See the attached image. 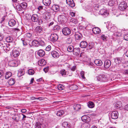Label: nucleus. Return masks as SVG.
I'll return each instance as SVG.
<instances>
[{"mask_svg":"<svg viewBox=\"0 0 128 128\" xmlns=\"http://www.w3.org/2000/svg\"><path fill=\"white\" fill-rule=\"evenodd\" d=\"M96 78L97 80L100 81L106 82L108 80L106 74H101L98 76Z\"/></svg>","mask_w":128,"mask_h":128,"instance_id":"1","label":"nucleus"},{"mask_svg":"<svg viewBox=\"0 0 128 128\" xmlns=\"http://www.w3.org/2000/svg\"><path fill=\"white\" fill-rule=\"evenodd\" d=\"M122 0L119 4V8L121 10H123L127 8V4L124 1Z\"/></svg>","mask_w":128,"mask_h":128,"instance_id":"2","label":"nucleus"},{"mask_svg":"<svg viewBox=\"0 0 128 128\" xmlns=\"http://www.w3.org/2000/svg\"><path fill=\"white\" fill-rule=\"evenodd\" d=\"M63 34L66 36L69 35L71 33L70 29L68 27H65L62 30Z\"/></svg>","mask_w":128,"mask_h":128,"instance_id":"3","label":"nucleus"},{"mask_svg":"<svg viewBox=\"0 0 128 128\" xmlns=\"http://www.w3.org/2000/svg\"><path fill=\"white\" fill-rule=\"evenodd\" d=\"M118 114L117 111L115 110L112 112L111 114L112 118L114 119H117L118 117Z\"/></svg>","mask_w":128,"mask_h":128,"instance_id":"4","label":"nucleus"},{"mask_svg":"<svg viewBox=\"0 0 128 128\" xmlns=\"http://www.w3.org/2000/svg\"><path fill=\"white\" fill-rule=\"evenodd\" d=\"M34 31L37 34H41L43 32V30L42 27L38 26L36 27Z\"/></svg>","mask_w":128,"mask_h":128,"instance_id":"5","label":"nucleus"},{"mask_svg":"<svg viewBox=\"0 0 128 128\" xmlns=\"http://www.w3.org/2000/svg\"><path fill=\"white\" fill-rule=\"evenodd\" d=\"M35 128H46L45 125L42 124L39 122H36L35 124Z\"/></svg>","mask_w":128,"mask_h":128,"instance_id":"6","label":"nucleus"},{"mask_svg":"<svg viewBox=\"0 0 128 128\" xmlns=\"http://www.w3.org/2000/svg\"><path fill=\"white\" fill-rule=\"evenodd\" d=\"M99 13L100 14L104 16L105 17L107 16L108 14L106 10L104 9H101Z\"/></svg>","mask_w":128,"mask_h":128,"instance_id":"7","label":"nucleus"},{"mask_svg":"<svg viewBox=\"0 0 128 128\" xmlns=\"http://www.w3.org/2000/svg\"><path fill=\"white\" fill-rule=\"evenodd\" d=\"M1 45L3 47V48L4 50L6 51H8L10 49V48L8 47V46H10V44H2L0 42V46H1Z\"/></svg>","mask_w":128,"mask_h":128,"instance_id":"8","label":"nucleus"},{"mask_svg":"<svg viewBox=\"0 0 128 128\" xmlns=\"http://www.w3.org/2000/svg\"><path fill=\"white\" fill-rule=\"evenodd\" d=\"M111 65V61L109 60H106L104 62V67L106 68H108Z\"/></svg>","mask_w":128,"mask_h":128,"instance_id":"9","label":"nucleus"},{"mask_svg":"<svg viewBox=\"0 0 128 128\" xmlns=\"http://www.w3.org/2000/svg\"><path fill=\"white\" fill-rule=\"evenodd\" d=\"M62 126L65 128H71L70 124L68 122H64L62 124Z\"/></svg>","mask_w":128,"mask_h":128,"instance_id":"10","label":"nucleus"},{"mask_svg":"<svg viewBox=\"0 0 128 128\" xmlns=\"http://www.w3.org/2000/svg\"><path fill=\"white\" fill-rule=\"evenodd\" d=\"M92 31L95 34H99L100 32V29L98 27H94L92 30Z\"/></svg>","mask_w":128,"mask_h":128,"instance_id":"11","label":"nucleus"},{"mask_svg":"<svg viewBox=\"0 0 128 128\" xmlns=\"http://www.w3.org/2000/svg\"><path fill=\"white\" fill-rule=\"evenodd\" d=\"M38 16L37 14H34L31 17L32 20L34 22H37L38 20Z\"/></svg>","mask_w":128,"mask_h":128,"instance_id":"12","label":"nucleus"},{"mask_svg":"<svg viewBox=\"0 0 128 128\" xmlns=\"http://www.w3.org/2000/svg\"><path fill=\"white\" fill-rule=\"evenodd\" d=\"M16 22L15 20L14 19L10 20L8 22V24L10 26H13L16 24Z\"/></svg>","mask_w":128,"mask_h":128,"instance_id":"13","label":"nucleus"},{"mask_svg":"<svg viewBox=\"0 0 128 128\" xmlns=\"http://www.w3.org/2000/svg\"><path fill=\"white\" fill-rule=\"evenodd\" d=\"M38 55L40 57L43 56L45 54L44 51L42 50H39L38 52Z\"/></svg>","mask_w":128,"mask_h":128,"instance_id":"14","label":"nucleus"},{"mask_svg":"<svg viewBox=\"0 0 128 128\" xmlns=\"http://www.w3.org/2000/svg\"><path fill=\"white\" fill-rule=\"evenodd\" d=\"M20 54V53L18 50H13L12 55L14 57L18 56Z\"/></svg>","mask_w":128,"mask_h":128,"instance_id":"15","label":"nucleus"},{"mask_svg":"<svg viewBox=\"0 0 128 128\" xmlns=\"http://www.w3.org/2000/svg\"><path fill=\"white\" fill-rule=\"evenodd\" d=\"M20 116V114H14L12 117V119H14L16 121L18 122L19 121Z\"/></svg>","mask_w":128,"mask_h":128,"instance_id":"16","label":"nucleus"},{"mask_svg":"<svg viewBox=\"0 0 128 128\" xmlns=\"http://www.w3.org/2000/svg\"><path fill=\"white\" fill-rule=\"evenodd\" d=\"M94 62L96 65L98 66H100L102 64V61L98 59L94 61Z\"/></svg>","mask_w":128,"mask_h":128,"instance_id":"17","label":"nucleus"},{"mask_svg":"<svg viewBox=\"0 0 128 128\" xmlns=\"http://www.w3.org/2000/svg\"><path fill=\"white\" fill-rule=\"evenodd\" d=\"M87 45V42L85 41H82L80 44V46L82 48H86Z\"/></svg>","mask_w":128,"mask_h":128,"instance_id":"18","label":"nucleus"},{"mask_svg":"<svg viewBox=\"0 0 128 128\" xmlns=\"http://www.w3.org/2000/svg\"><path fill=\"white\" fill-rule=\"evenodd\" d=\"M9 64L10 66H17V62L15 60H13L9 62Z\"/></svg>","mask_w":128,"mask_h":128,"instance_id":"19","label":"nucleus"},{"mask_svg":"<svg viewBox=\"0 0 128 128\" xmlns=\"http://www.w3.org/2000/svg\"><path fill=\"white\" fill-rule=\"evenodd\" d=\"M122 59V58H116L114 59V62L116 64H119L121 62Z\"/></svg>","mask_w":128,"mask_h":128,"instance_id":"20","label":"nucleus"},{"mask_svg":"<svg viewBox=\"0 0 128 128\" xmlns=\"http://www.w3.org/2000/svg\"><path fill=\"white\" fill-rule=\"evenodd\" d=\"M42 2L46 6H49L51 3L50 0H43Z\"/></svg>","mask_w":128,"mask_h":128,"instance_id":"21","label":"nucleus"},{"mask_svg":"<svg viewBox=\"0 0 128 128\" xmlns=\"http://www.w3.org/2000/svg\"><path fill=\"white\" fill-rule=\"evenodd\" d=\"M38 64L40 66H43L46 64V62L44 59H43L40 60L38 62Z\"/></svg>","mask_w":128,"mask_h":128,"instance_id":"22","label":"nucleus"},{"mask_svg":"<svg viewBox=\"0 0 128 128\" xmlns=\"http://www.w3.org/2000/svg\"><path fill=\"white\" fill-rule=\"evenodd\" d=\"M122 102H121L118 101L116 102L115 104V106L117 108H119L122 106Z\"/></svg>","mask_w":128,"mask_h":128,"instance_id":"23","label":"nucleus"},{"mask_svg":"<svg viewBox=\"0 0 128 128\" xmlns=\"http://www.w3.org/2000/svg\"><path fill=\"white\" fill-rule=\"evenodd\" d=\"M74 36L76 40H80L82 38V36L80 34H76Z\"/></svg>","mask_w":128,"mask_h":128,"instance_id":"24","label":"nucleus"},{"mask_svg":"<svg viewBox=\"0 0 128 128\" xmlns=\"http://www.w3.org/2000/svg\"><path fill=\"white\" fill-rule=\"evenodd\" d=\"M81 108V106L80 104H77L74 106V109L76 111H77L80 109Z\"/></svg>","mask_w":128,"mask_h":128,"instance_id":"25","label":"nucleus"},{"mask_svg":"<svg viewBox=\"0 0 128 128\" xmlns=\"http://www.w3.org/2000/svg\"><path fill=\"white\" fill-rule=\"evenodd\" d=\"M6 40L8 42H13V40L12 37L8 36L6 38Z\"/></svg>","mask_w":128,"mask_h":128,"instance_id":"26","label":"nucleus"},{"mask_svg":"<svg viewBox=\"0 0 128 128\" xmlns=\"http://www.w3.org/2000/svg\"><path fill=\"white\" fill-rule=\"evenodd\" d=\"M32 44L33 45L35 46H38L39 45V41L34 40L32 41Z\"/></svg>","mask_w":128,"mask_h":128,"instance_id":"27","label":"nucleus"},{"mask_svg":"<svg viewBox=\"0 0 128 128\" xmlns=\"http://www.w3.org/2000/svg\"><path fill=\"white\" fill-rule=\"evenodd\" d=\"M15 81L14 78L10 79L8 81V84L9 85L11 86L13 85L15 83Z\"/></svg>","mask_w":128,"mask_h":128,"instance_id":"28","label":"nucleus"},{"mask_svg":"<svg viewBox=\"0 0 128 128\" xmlns=\"http://www.w3.org/2000/svg\"><path fill=\"white\" fill-rule=\"evenodd\" d=\"M16 5L15 7L16 8L17 10L19 11H22V9L21 6L20 5L17 4H15Z\"/></svg>","mask_w":128,"mask_h":128,"instance_id":"29","label":"nucleus"},{"mask_svg":"<svg viewBox=\"0 0 128 128\" xmlns=\"http://www.w3.org/2000/svg\"><path fill=\"white\" fill-rule=\"evenodd\" d=\"M22 8V9H25L26 7L27 4L25 2H23L20 4Z\"/></svg>","mask_w":128,"mask_h":128,"instance_id":"30","label":"nucleus"},{"mask_svg":"<svg viewBox=\"0 0 128 128\" xmlns=\"http://www.w3.org/2000/svg\"><path fill=\"white\" fill-rule=\"evenodd\" d=\"M100 38L101 39L104 41L106 40L107 38H108L107 36L106 35L104 34L101 35Z\"/></svg>","mask_w":128,"mask_h":128,"instance_id":"31","label":"nucleus"},{"mask_svg":"<svg viewBox=\"0 0 128 128\" xmlns=\"http://www.w3.org/2000/svg\"><path fill=\"white\" fill-rule=\"evenodd\" d=\"M88 106L90 108H92L94 107V105L93 102H89L88 104Z\"/></svg>","mask_w":128,"mask_h":128,"instance_id":"32","label":"nucleus"},{"mask_svg":"<svg viewBox=\"0 0 128 128\" xmlns=\"http://www.w3.org/2000/svg\"><path fill=\"white\" fill-rule=\"evenodd\" d=\"M67 50L69 52H72L74 51L73 46H69L67 48Z\"/></svg>","mask_w":128,"mask_h":128,"instance_id":"33","label":"nucleus"},{"mask_svg":"<svg viewBox=\"0 0 128 128\" xmlns=\"http://www.w3.org/2000/svg\"><path fill=\"white\" fill-rule=\"evenodd\" d=\"M12 76V73L10 72H6L5 76V78L8 79Z\"/></svg>","mask_w":128,"mask_h":128,"instance_id":"34","label":"nucleus"},{"mask_svg":"<svg viewBox=\"0 0 128 128\" xmlns=\"http://www.w3.org/2000/svg\"><path fill=\"white\" fill-rule=\"evenodd\" d=\"M64 113V111L62 110L58 111L56 113V115L58 116H60Z\"/></svg>","mask_w":128,"mask_h":128,"instance_id":"35","label":"nucleus"},{"mask_svg":"<svg viewBox=\"0 0 128 128\" xmlns=\"http://www.w3.org/2000/svg\"><path fill=\"white\" fill-rule=\"evenodd\" d=\"M64 86L61 84H59L57 86V88H56V92L57 90H61L63 89ZM56 92V93H57Z\"/></svg>","mask_w":128,"mask_h":128,"instance_id":"36","label":"nucleus"},{"mask_svg":"<svg viewBox=\"0 0 128 128\" xmlns=\"http://www.w3.org/2000/svg\"><path fill=\"white\" fill-rule=\"evenodd\" d=\"M39 45L42 46H44L45 44V43L44 41L40 40H39Z\"/></svg>","mask_w":128,"mask_h":128,"instance_id":"37","label":"nucleus"},{"mask_svg":"<svg viewBox=\"0 0 128 128\" xmlns=\"http://www.w3.org/2000/svg\"><path fill=\"white\" fill-rule=\"evenodd\" d=\"M28 74L30 75H32L34 74V72L32 69H29L28 71Z\"/></svg>","mask_w":128,"mask_h":128,"instance_id":"38","label":"nucleus"},{"mask_svg":"<svg viewBox=\"0 0 128 128\" xmlns=\"http://www.w3.org/2000/svg\"><path fill=\"white\" fill-rule=\"evenodd\" d=\"M24 46H26L28 45V43L26 42V41L24 40L23 39H22L21 40Z\"/></svg>","mask_w":128,"mask_h":128,"instance_id":"39","label":"nucleus"},{"mask_svg":"<svg viewBox=\"0 0 128 128\" xmlns=\"http://www.w3.org/2000/svg\"><path fill=\"white\" fill-rule=\"evenodd\" d=\"M63 16L62 15H60L58 17V20L59 22H62L63 21L62 17Z\"/></svg>","mask_w":128,"mask_h":128,"instance_id":"40","label":"nucleus"},{"mask_svg":"<svg viewBox=\"0 0 128 128\" xmlns=\"http://www.w3.org/2000/svg\"><path fill=\"white\" fill-rule=\"evenodd\" d=\"M68 4L72 8L74 7L75 6V3H74L73 0L71 1V2Z\"/></svg>","mask_w":128,"mask_h":128,"instance_id":"41","label":"nucleus"},{"mask_svg":"<svg viewBox=\"0 0 128 128\" xmlns=\"http://www.w3.org/2000/svg\"><path fill=\"white\" fill-rule=\"evenodd\" d=\"M51 54L52 56L54 58L56 57V51H53L51 52Z\"/></svg>","mask_w":128,"mask_h":128,"instance_id":"42","label":"nucleus"},{"mask_svg":"<svg viewBox=\"0 0 128 128\" xmlns=\"http://www.w3.org/2000/svg\"><path fill=\"white\" fill-rule=\"evenodd\" d=\"M70 21L71 22H72L75 24H76L78 22L77 20L73 18H72L71 19Z\"/></svg>","mask_w":128,"mask_h":128,"instance_id":"43","label":"nucleus"},{"mask_svg":"<svg viewBox=\"0 0 128 128\" xmlns=\"http://www.w3.org/2000/svg\"><path fill=\"white\" fill-rule=\"evenodd\" d=\"M66 72L64 69L60 71V74L62 75H65L66 74Z\"/></svg>","mask_w":128,"mask_h":128,"instance_id":"44","label":"nucleus"},{"mask_svg":"<svg viewBox=\"0 0 128 128\" xmlns=\"http://www.w3.org/2000/svg\"><path fill=\"white\" fill-rule=\"evenodd\" d=\"M24 72L22 71L18 72V77H20L24 74Z\"/></svg>","mask_w":128,"mask_h":128,"instance_id":"45","label":"nucleus"},{"mask_svg":"<svg viewBox=\"0 0 128 128\" xmlns=\"http://www.w3.org/2000/svg\"><path fill=\"white\" fill-rule=\"evenodd\" d=\"M5 16L2 17L0 20V23L1 24H3L4 23V22L5 20Z\"/></svg>","mask_w":128,"mask_h":128,"instance_id":"46","label":"nucleus"},{"mask_svg":"<svg viewBox=\"0 0 128 128\" xmlns=\"http://www.w3.org/2000/svg\"><path fill=\"white\" fill-rule=\"evenodd\" d=\"M88 116L85 115L83 116L82 117L81 119L83 122H84L87 119L86 118Z\"/></svg>","mask_w":128,"mask_h":128,"instance_id":"47","label":"nucleus"},{"mask_svg":"<svg viewBox=\"0 0 128 128\" xmlns=\"http://www.w3.org/2000/svg\"><path fill=\"white\" fill-rule=\"evenodd\" d=\"M62 8V7L60 5L56 4V12L60 11Z\"/></svg>","mask_w":128,"mask_h":128,"instance_id":"48","label":"nucleus"},{"mask_svg":"<svg viewBox=\"0 0 128 128\" xmlns=\"http://www.w3.org/2000/svg\"><path fill=\"white\" fill-rule=\"evenodd\" d=\"M122 66L124 68H126L128 66V62H126L125 63H123V64Z\"/></svg>","mask_w":128,"mask_h":128,"instance_id":"49","label":"nucleus"},{"mask_svg":"<svg viewBox=\"0 0 128 128\" xmlns=\"http://www.w3.org/2000/svg\"><path fill=\"white\" fill-rule=\"evenodd\" d=\"M84 72L83 71H82L80 72L81 76L83 79H85V78L84 76Z\"/></svg>","mask_w":128,"mask_h":128,"instance_id":"50","label":"nucleus"},{"mask_svg":"<svg viewBox=\"0 0 128 128\" xmlns=\"http://www.w3.org/2000/svg\"><path fill=\"white\" fill-rule=\"evenodd\" d=\"M70 14L72 17L74 16H75V12H70Z\"/></svg>","mask_w":128,"mask_h":128,"instance_id":"51","label":"nucleus"},{"mask_svg":"<svg viewBox=\"0 0 128 128\" xmlns=\"http://www.w3.org/2000/svg\"><path fill=\"white\" fill-rule=\"evenodd\" d=\"M50 17L47 14H46L45 16H44V18L46 20H48L49 18Z\"/></svg>","mask_w":128,"mask_h":128,"instance_id":"52","label":"nucleus"},{"mask_svg":"<svg viewBox=\"0 0 128 128\" xmlns=\"http://www.w3.org/2000/svg\"><path fill=\"white\" fill-rule=\"evenodd\" d=\"M124 40H128V34L125 35L124 36Z\"/></svg>","mask_w":128,"mask_h":128,"instance_id":"53","label":"nucleus"},{"mask_svg":"<svg viewBox=\"0 0 128 128\" xmlns=\"http://www.w3.org/2000/svg\"><path fill=\"white\" fill-rule=\"evenodd\" d=\"M51 49V46H48L46 48V50L47 51H49Z\"/></svg>","mask_w":128,"mask_h":128,"instance_id":"54","label":"nucleus"},{"mask_svg":"<svg viewBox=\"0 0 128 128\" xmlns=\"http://www.w3.org/2000/svg\"><path fill=\"white\" fill-rule=\"evenodd\" d=\"M71 70L73 71H74L76 70V66H74L70 68Z\"/></svg>","mask_w":128,"mask_h":128,"instance_id":"55","label":"nucleus"},{"mask_svg":"<svg viewBox=\"0 0 128 128\" xmlns=\"http://www.w3.org/2000/svg\"><path fill=\"white\" fill-rule=\"evenodd\" d=\"M86 118L87 119L84 122H89L90 121V119L89 116L88 117Z\"/></svg>","mask_w":128,"mask_h":128,"instance_id":"56","label":"nucleus"},{"mask_svg":"<svg viewBox=\"0 0 128 128\" xmlns=\"http://www.w3.org/2000/svg\"><path fill=\"white\" fill-rule=\"evenodd\" d=\"M67 41H68V42L70 44L72 42V39L70 38H68L67 39Z\"/></svg>","mask_w":128,"mask_h":128,"instance_id":"57","label":"nucleus"},{"mask_svg":"<svg viewBox=\"0 0 128 128\" xmlns=\"http://www.w3.org/2000/svg\"><path fill=\"white\" fill-rule=\"evenodd\" d=\"M43 21L41 19H40L38 20V23L39 25L42 23Z\"/></svg>","mask_w":128,"mask_h":128,"instance_id":"58","label":"nucleus"},{"mask_svg":"<svg viewBox=\"0 0 128 128\" xmlns=\"http://www.w3.org/2000/svg\"><path fill=\"white\" fill-rule=\"evenodd\" d=\"M48 67H47L45 68H44V71L45 72V73H46L48 71Z\"/></svg>","mask_w":128,"mask_h":128,"instance_id":"59","label":"nucleus"},{"mask_svg":"<svg viewBox=\"0 0 128 128\" xmlns=\"http://www.w3.org/2000/svg\"><path fill=\"white\" fill-rule=\"evenodd\" d=\"M26 36L28 38H30L32 36V34L30 33H28L26 34Z\"/></svg>","mask_w":128,"mask_h":128,"instance_id":"60","label":"nucleus"},{"mask_svg":"<svg viewBox=\"0 0 128 128\" xmlns=\"http://www.w3.org/2000/svg\"><path fill=\"white\" fill-rule=\"evenodd\" d=\"M73 88H74V90H77L78 88V86L76 85H74L72 86Z\"/></svg>","mask_w":128,"mask_h":128,"instance_id":"61","label":"nucleus"},{"mask_svg":"<svg viewBox=\"0 0 128 128\" xmlns=\"http://www.w3.org/2000/svg\"><path fill=\"white\" fill-rule=\"evenodd\" d=\"M3 38V36L2 34L0 33V41L2 40Z\"/></svg>","mask_w":128,"mask_h":128,"instance_id":"62","label":"nucleus"},{"mask_svg":"<svg viewBox=\"0 0 128 128\" xmlns=\"http://www.w3.org/2000/svg\"><path fill=\"white\" fill-rule=\"evenodd\" d=\"M21 115L23 116V117L22 118V120H25V118H26V116L25 115L22 114Z\"/></svg>","mask_w":128,"mask_h":128,"instance_id":"63","label":"nucleus"},{"mask_svg":"<svg viewBox=\"0 0 128 128\" xmlns=\"http://www.w3.org/2000/svg\"><path fill=\"white\" fill-rule=\"evenodd\" d=\"M124 109L126 110H128V104H127L124 106Z\"/></svg>","mask_w":128,"mask_h":128,"instance_id":"64","label":"nucleus"}]
</instances>
